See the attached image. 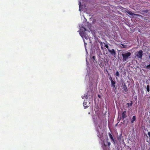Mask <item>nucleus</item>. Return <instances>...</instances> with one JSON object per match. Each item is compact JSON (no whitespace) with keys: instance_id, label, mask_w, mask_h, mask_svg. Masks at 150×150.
<instances>
[{"instance_id":"nucleus-1","label":"nucleus","mask_w":150,"mask_h":150,"mask_svg":"<svg viewBox=\"0 0 150 150\" xmlns=\"http://www.w3.org/2000/svg\"><path fill=\"white\" fill-rule=\"evenodd\" d=\"M131 54L130 52H127L126 53H123L122 54V61L123 62L126 61Z\"/></svg>"},{"instance_id":"nucleus-2","label":"nucleus","mask_w":150,"mask_h":150,"mask_svg":"<svg viewBox=\"0 0 150 150\" xmlns=\"http://www.w3.org/2000/svg\"><path fill=\"white\" fill-rule=\"evenodd\" d=\"M134 55L135 57L138 58L142 59L143 56V51L142 50H140L138 52H135L134 53Z\"/></svg>"},{"instance_id":"nucleus-3","label":"nucleus","mask_w":150,"mask_h":150,"mask_svg":"<svg viewBox=\"0 0 150 150\" xmlns=\"http://www.w3.org/2000/svg\"><path fill=\"white\" fill-rule=\"evenodd\" d=\"M108 50L111 55L114 56H115L116 52L114 49H113L112 50L108 49Z\"/></svg>"},{"instance_id":"nucleus-4","label":"nucleus","mask_w":150,"mask_h":150,"mask_svg":"<svg viewBox=\"0 0 150 150\" xmlns=\"http://www.w3.org/2000/svg\"><path fill=\"white\" fill-rule=\"evenodd\" d=\"M127 117V112L126 111H124L122 113V119H124Z\"/></svg>"},{"instance_id":"nucleus-5","label":"nucleus","mask_w":150,"mask_h":150,"mask_svg":"<svg viewBox=\"0 0 150 150\" xmlns=\"http://www.w3.org/2000/svg\"><path fill=\"white\" fill-rule=\"evenodd\" d=\"M108 135L109 136L110 138L113 141V143L114 144V145H115V140L113 138V137L112 135V134H111L110 133H108Z\"/></svg>"},{"instance_id":"nucleus-6","label":"nucleus","mask_w":150,"mask_h":150,"mask_svg":"<svg viewBox=\"0 0 150 150\" xmlns=\"http://www.w3.org/2000/svg\"><path fill=\"white\" fill-rule=\"evenodd\" d=\"M80 34L82 37H83L86 39H88V38L89 37L87 36L85 33L84 32L81 33Z\"/></svg>"},{"instance_id":"nucleus-7","label":"nucleus","mask_w":150,"mask_h":150,"mask_svg":"<svg viewBox=\"0 0 150 150\" xmlns=\"http://www.w3.org/2000/svg\"><path fill=\"white\" fill-rule=\"evenodd\" d=\"M127 13L129 14V15L131 16H133V15H136L137 16H141V15L138 14H135L134 13L132 12H131V11H129L128 12H127Z\"/></svg>"},{"instance_id":"nucleus-8","label":"nucleus","mask_w":150,"mask_h":150,"mask_svg":"<svg viewBox=\"0 0 150 150\" xmlns=\"http://www.w3.org/2000/svg\"><path fill=\"white\" fill-rule=\"evenodd\" d=\"M117 139L120 142L121 141L122 142V141H123V139L122 138L121 134H120L119 137H118Z\"/></svg>"},{"instance_id":"nucleus-9","label":"nucleus","mask_w":150,"mask_h":150,"mask_svg":"<svg viewBox=\"0 0 150 150\" xmlns=\"http://www.w3.org/2000/svg\"><path fill=\"white\" fill-rule=\"evenodd\" d=\"M115 83L116 82L115 81H112V82H111V86L114 88H115L116 89V87L115 86Z\"/></svg>"},{"instance_id":"nucleus-10","label":"nucleus","mask_w":150,"mask_h":150,"mask_svg":"<svg viewBox=\"0 0 150 150\" xmlns=\"http://www.w3.org/2000/svg\"><path fill=\"white\" fill-rule=\"evenodd\" d=\"M144 20L145 21L147 22H150V19L149 18L145 17L144 19Z\"/></svg>"},{"instance_id":"nucleus-11","label":"nucleus","mask_w":150,"mask_h":150,"mask_svg":"<svg viewBox=\"0 0 150 150\" xmlns=\"http://www.w3.org/2000/svg\"><path fill=\"white\" fill-rule=\"evenodd\" d=\"M83 104L85 108H87L88 107V106L87 105V103L84 101L83 103Z\"/></svg>"},{"instance_id":"nucleus-12","label":"nucleus","mask_w":150,"mask_h":150,"mask_svg":"<svg viewBox=\"0 0 150 150\" xmlns=\"http://www.w3.org/2000/svg\"><path fill=\"white\" fill-rule=\"evenodd\" d=\"M136 119V116H133L132 117V119L131 121V123H132L134 122L135 120Z\"/></svg>"},{"instance_id":"nucleus-13","label":"nucleus","mask_w":150,"mask_h":150,"mask_svg":"<svg viewBox=\"0 0 150 150\" xmlns=\"http://www.w3.org/2000/svg\"><path fill=\"white\" fill-rule=\"evenodd\" d=\"M123 89L125 91H127V87L125 83L123 86Z\"/></svg>"},{"instance_id":"nucleus-14","label":"nucleus","mask_w":150,"mask_h":150,"mask_svg":"<svg viewBox=\"0 0 150 150\" xmlns=\"http://www.w3.org/2000/svg\"><path fill=\"white\" fill-rule=\"evenodd\" d=\"M127 105H128V107H129V106H132V101H131V103H127Z\"/></svg>"},{"instance_id":"nucleus-15","label":"nucleus","mask_w":150,"mask_h":150,"mask_svg":"<svg viewBox=\"0 0 150 150\" xmlns=\"http://www.w3.org/2000/svg\"><path fill=\"white\" fill-rule=\"evenodd\" d=\"M99 65H100V67H101V68H102V67H104V64H103V63H102V62H100V64H99Z\"/></svg>"},{"instance_id":"nucleus-16","label":"nucleus","mask_w":150,"mask_h":150,"mask_svg":"<svg viewBox=\"0 0 150 150\" xmlns=\"http://www.w3.org/2000/svg\"><path fill=\"white\" fill-rule=\"evenodd\" d=\"M106 143V144H107L108 146L110 147V146L111 144V143L110 142H109L108 141L105 142Z\"/></svg>"},{"instance_id":"nucleus-17","label":"nucleus","mask_w":150,"mask_h":150,"mask_svg":"<svg viewBox=\"0 0 150 150\" xmlns=\"http://www.w3.org/2000/svg\"><path fill=\"white\" fill-rule=\"evenodd\" d=\"M149 85H147L146 86V89L148 92H149L150 90H149Z\"/></svg>"},{"instance_id":"nucleus-18","label":"nucleus","mask_w":150,"mask_h":150,"mask_svg":"<svg viewBox=\"0 0 150 150\" xmlns=\"http://www.w3.org/2000/svg\"><path fill=\"white\" fill-rule=\"evenodd\" d=\"M115 75L116 76L119 77L120 76V74L118 71H117L115 73Z\"/></svg>"},{"instance_id":"nucleus-19","label":"nucleus","mask_w":150,"mask_h":150,"mask_svg":"<svg viewBox=\"0 0 150 150\" xmlns=\"http://www.w3.org/2000/svg\"><path fill=\"white\" fill-rule=\"evenodd\" d=\"M109 79L111 81V82H112V81H113L112 79V77L111 76H110V77L109 78Z\"/></svg>"},{"instance_id":"nucleus-20","label":"nucleus","mask_w":150,"mask_h":150,"mask_svg":"<svg viewBox=\"0 0 150 150\" xmlns=\"http://www.w3.org/2000/svg\"><path fill=\"white\" fill-rule=\"evenodd\" d=\"M146 68L148 69H150V64L147 65L146 66Z\"/></svg>"},{"instance_id":"nucleus-21","label":"nucleus","mask_w":150,"mask_h":150,"mask_svg":"<svg viewBox=\"0 0 150 150\" xmlns=\"http://www.w3.org/2000/svg\"><path fill=\"white\" fill-rule=\"evenodd\" d=\"M105 46L108 49V45L107 44H105Z\"/></svg>"},{"instance_id":"nucleus-22","label":"nucleus","mask_w":150,"mask_h":150,"mask_svg":"<svg viewBox=\"0 0 150 150\" xmlns=\"http://www.w3.org/2000/svg\"><path fill=\"white\" fill-rule=\"evenodd\" d=\"M92 59L93 60V62H94V61H95V56H93L92 57Z\"/></svg>"},{"instance_id":"nucleus-23","label":"nucleus","mask_w":150,"mask_h":150,"mask_svg":"<svg viewBox=\"0 0 150 150\" xmlns=\"http://www.w3.org/2000/svg\"><path fill=\"white\" fill-rule=\"evenodd\" d=\"M148 135H149V139L150 140V131L148 133Z\"/></svg>"},{"instance_id":"nucleus-24","label":"nucleus","mask_w":150,"mask_h":150,"mask_svg":"<svg viewBox=\"0 0 150 150\" xmlns=\"http://www.w3.org/2000/svg\"><path fill=\"white\" fill-rule=\"evenodd\" d=\"M144 11L145 12H146V13H147L148 12V10H145Z\"/></svg>"},{"instance_id":"nucleus-25","label":"nucleus","mask_w":150,"mask_h":150,"mask_svg":"<svg viewBox=\"0 0 150 150\" xmlns=\"http://www.w3.org/2000/svg\"><path fill=\"white\" fill-rule=\"evenodd\" d=\"M83 41H84V45H85H85H87V43H86V42H85V41L84 40H83Z\"/></svg>"},{"instance_id":"nucleus-26","label":"nucleus","mask_w":150,"mask_h":150,"mask_svg":"<svg viewBox=\"0 0 150 150\" xmlns=\"http://www.w3.org/2000/svg\"><path fill=\"white\" fill-rule=\"evenodd\" d=\"M122 45V46H124V48H126V45H123H123Z\"/></svg>"},{"instance_id":"nucleus-27","label":"nucleus","mask_w":150,"mask_h":150,"mask_svg":"<svg viewBox=\"0 0 150 150\" xmlns=\"http://www.w3.org/2000/svg\"><path fill=\"white\" fill-rule=\"evenodd\" d=\"M104 145L105 146H107L105 144L104 142Z\"/></svg>"},{"instance_id":"nucleus-28","label":"nucleus","mask_w":150,"mask_h":150,"mask_svg":"<svg viewBox=\"0 0 150 150\" xmlns=\"http://www.w3.org/2000/svg\"><path fill=\"white\" fill-rule=\"evenodd\" d=\"M102 44H103V43H102V42H101L100 43V45H102Z\"/></svg>"},{"instance_id":"nucleus-29","label":"nucleus","mask_w":150,"mask_h":150,"mask_svg":"<svg viewBox=\"0 0 150 150\" xmlns=\"http://www.w3.org/2000/svg\"><path fill=\"white\" fill-rule=\"evenodd\" d=\"M101 47L102 49H103V47L102 46H101Z\"/></svg>"},{"instance_id":"nucleus-30","label":"nucleus","mask_w":150,"mask_h":150,"mask_svg":"<svg viewBox=\"0 0 150 150\" xmlns=\"http://www.w3.org/2000/svg\"><path fill=\"white\" fill-rule=\"evenodd\" d=\"M81 4L80 2L79 3V6H80V5H81Z\"/></svg>"},{"instance_id":"nucleus-31","label":"nucleus","mask_w":150,"mask_h":150,"mask_svg":"<svg viewBox=\"0 0 150 150\" xmlns=\"http://www.w3.org/2000/svg\"><path fill=\"white\" fill-rule=\"evenodd\" d=\"M103 61L104 62H105V60L104 59H103Z\"/></svg>"},{"instance_id":"nucleus-32","label":"nucleus","mask_w":150,"mask_h":150,"mask_svg":"<svg viewBox=\"0 0 150 150\" xmlns=\"http://www.w3.org/2000/svg\"><path fill=\"white\" fill-rule=\"evenodd\" d=\"M147 138H148V137L147 136Z\"/></svg>"},{"instance_id":"nucleus-33","label":"nucleus","mask_w":150,"mask_h":150,"mask_svg":"<svg viewBox=\"0 0 150 150\" xmlns=\"http://www.w3.org/2000/svg\"><path fill=\"white\" fill-rule=\"evenodd\" d=\"M149 58L150 59V56H149Z\"/></svg>"},{"instance_id":"nucleus-34","label":"nucleus","mask_w":150,"mask_h":150,"mask_svg":"<svg viewBox=\"0 0 150 150\" xmlns=\"http://www.w3.org/2000/svg\"><path fill=\"white\" fill-rule=\"evenodd\" d=\"M98 97L100 98V96H98Z\"/></svg>"},{"instance_id":"nucleus-35","label":"nucleus","mask_w":150,"mask_h":150,"mask_svg":"<svg viewBox=\"0 0 150 150\" xmlns=\"http://www.w3.org/2000/svg\"><path fill=\"white\" fill-rule=\"evenodd\" d=\"M142 150H144V149H142Z\"/></svg>"}]
</instances>
